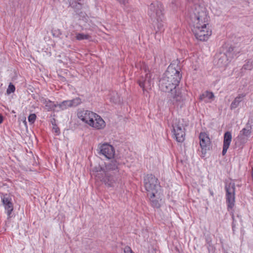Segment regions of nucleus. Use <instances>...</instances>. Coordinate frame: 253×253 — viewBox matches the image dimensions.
<instances>
[{"instance_id": "obj_20", "label": "nucleus", "mask_w": 253, "mask_h": 253, "mask_svg": "<svg viewBox=\"0 0 253 253\" xmlns=\"http://www.w3.org/2000/svg\"><path fill=\"white\" fill-rule=\"evenodd\" d=\"M234 48L233 46H226L225 48V51L223 54L226 55L228 58L231 60L236 55Z\"/></svg>"}, {"instance_id": "obj_24", "label": "nucleus", "mask_w": 253, "mask_h": 253, "mask_svg": "<svg viewBox=\"0 0 253 253\" xmlns=\"http://www.w3.org/2000/svg\"><path fill=\"white\" fill-rule=\"evenodd\" d=\"M44 104L45 105L46 109L48 111L54 109L55 107L57 106V104H55L53 102H52L50 100H45Z\"/></svg>"}, {"instance_id": "obj_25", "label": "nucleus", "mask_w": 253, "mask_h": 253, "mask_svg": "<svg viewBox=\"0 0 253 253\" xmlns=\"http://www.w3.org/2000/svg\"><path fill=\"white\" fill-rule=\"evenodd\" d=\"M76 38L77 40L81 41L84 40H90L91 37L88 34L77 33Z\"/></svg>"}, {"instance_id": "obj_15", "label": "nucleus", "mask_w": 253, "mask_h": 253, "mask_svg": "<svg viewBox=\"0 0 253 253\" xmlns=\"http://www.w3.org/2000/svg\"><path fill=\"white\" fill-rule=\"evenodd\" d=\"M231 140L232 134L231 132L226 131L224 134L223 149L222 152V155L224 156L226 153L229 147Z\"/></svg>"}, {"instance_id": "obj_9", "label": "nucleus", "mask_w": 253, "mask_h": 253, "mask_svg": "<svg viewBox=\"0 0 253 253\" xmlns=\"http://www.w3.org/2000/svg\"><path fill=\"white\" fill-rule=\"evenodd\" d=\"M173 133L176 140L178 142H182L185 140V127L182 124H174L172 125Z\"/></svg>"}, {"instance_id": "obj_17", "label": "nucleus", "mask_w": 253, "mask_h": 253, "mask_svg": "<svg viewBox=\"0 0 253 253\" xmlns=\"http://www.w3.org/2000/svg\"><path fill=\"white\" fill-rule=\"evenodd\" d=\"M2 202L4 206L5 210L7 211L8 216L10 217V215L13 210V206L12 202L8 197L5 196H4L2 198Z\"/></svg>"}, {"instance_id": "obj_12", "label": "nucleus", "mask_w": 253, "mask_h": 253, "mask_svg": "<svg viewBox=\"0 0 253 253\" xmlns=\"http://www.w3.org/2000/svg\"><path fill=\"white\" fill-rule=\"evenodd\" d=\"M147 195L149 197L151 205L154 208H160L161 207V202L163 198L162 192L152 193Z\"/></svg>"}, {"instance_id": "obj_36", "label": "nucleus", "mask_w": 253, "mask_h": 253, "mask_svg": "<svg viewBox=\"0 0 253 253\" xmlns=\"http://www.w3.org/2000/svg\"><path fill=\"white\" fill-rule=\"evenodd\" d=\"M96 123V121L93 119V123Z\"/></svg>"}, {"instance_id": "obj_28", "label": "nucleus", "mask_w": 253, "mask_h": 253, "mask_svg": "<svg viewBox=\"0 0 253 253\" xmlns=\"http://www.w3.org/2000/svg\"><path fill=\"white\" fill-rule=\"evenodd\" d=\"M157 22V30H156V33H158L160 31H161L164 27V25L163 23V21H156Z\"/></svg>"}, {"instance_id": "obj_34", "label": "nucleus", "mask_w": 253, "mask_h": 253, "mask_svg": "<svg viewBox=\"0 0 253 253\" xmlns=\"http://www.w3.org/2000/svg\"><path fill=\"white\" fill-rule=\"evenodd\" d=\"M3 121V118L2 116L0 115V124L2 123Z\"/></svg>"}, {"instance_id": "obj_31", "label": "nucleus", "mask_w": 253, "mask_h": 253, "mask_svg": "<svg viewBox=\"0 0 253 253\" xmlns=\"http://www.w3.org/2000/svg\"><path fill=\"white\" fill-rule=\"evenodd\" d=\"M252 67V63L249 61H248L243 66V68L246 70H251Z\"/></svg>"}, {"instance_id": "obj_5", "label": "nucleus", "mask_w": 253, "mask_h": 253, "mask_svg": "<svg viewBox=\"0 0 253 253\" xmlns=\"http://www.w3.org/2000/svg\"><path fill=\"white\" fill-rule=\"evenodd\" d=\"M142 75L137 80V83L139 86L142 88L144 93L145 91L148 92L151 89V85L153 83L152 74L149 71L148 67L145 64L141 67Z\"/></svg>"}, {"instance_id": "obj_2", "label": "nucleus", "mask_w": 253, "mask_h": 253, "mask_svg": "<svg viewBox=\"0 0 253 253\" xmlns=\"http://www.w3.org/2000/svg\"><path fill=\"white\" fill-rule=\"evenodd\" d=\"M116 160H112L105 165V168H101L97 174L98 178L107 188H116L121 181V176Z\"/></svg>"}, {"instance_id": "obj_29", "label": "nucleus", "mask_w": 253, "mask_h": 253, "mask_svg": "<svg viewBox=\"0 0 253 253\" xmlns=\"http://www.w3.org/2000/svg\"><path fill=\"white\" fill-rule=\"evenodd\" d=\"M15 88L13 84H12L11 83H10L8 87V88L7 89V93L8 94H10L12 92H13L15 91Z\"/></svg>"}, {"instance_id": "obj_18", "label": "nucleus", "mask_w": 253, "mask_h": 253, "mask_svg": "<svg viewBox=\"0 0 253 253\" xmlns=\"http://www.w3.org/2000/svg\"><path fill=\"white\" fill-rule=\"evenodd\" d=\"M230 60L231 59L228 58L226 55L223 54V53H220V57L218 59L217 64L220 67H225L228 65Z\"/></svg>"}, {"instance_id": "obj_6", "label": "nucleus", "mask_w": 253, "mask_h": 253, "mask_svg": "<svg viewBox=\"0 0 253 253\" xmlns=\"http://www.w3.org/2000/svg\"><path fill=\"white\" fill-rule=\"evenodd\" d=\"M144 186L148 194L161 192V187L158 179L153 174H147L144 179Z\"/></svg>"}, {"instance_id": "obj_22", "label": "nucleus", "mask_w": 253, "mask_h": 253, "mask_svg": "<svg viewBox=\"0 0 253 253\" xmlns=\"http://www.w3.org/2000/svg\"><path fill=\"white\" fill-rule=\"evenodd\" d=\"M248 139V137L244 136L243 135L239 133V134L237 137L236 145H238V146H241L247 142Z\"/></svg>"}, {"instance_id": "obj_13", "label": "nucleus", "mask_w": 253, "mask_h": 253, "mask_svg": "<svg viewBox=\"0 0 253 253\" xmlns=\"http://www.w3.org/2000/svg\"><path fill=\"white\" fill-rule=\"evenodd\" d=\"M93 119L96 121V123H93V120H92L89 126L97 129H101L105 127L106 126L105 122L99 115L95 114V117L93 118Z\"/></svg>"}, {"instance_id": "obj_1", "label": "nucleus", "mask_w": 253, "mask_h": 253, "mask_svg": "<svg viewBox=\"0 0 253 253\" xmlns=\"http://www.w3.org/2000/svg\"><path fill=\"white\" fill-rule=\"evenodd\" d=\"M179 69L170 64L159 80V86L163 92L170 93V100L174 106L181 107L185 98L179 87L181 79Z\"/></svg>"}, {"instance_id": "obj_10", "label": "nucleus", "mask_w": 253, "mask_h": 253, "mask_svg": "<svg viewBox=\"0 0 253 253\" xmlns=\"http://www.w3.org/2000/svg\"><path fill=\"white\" fill-rule=\"evenodd\" d=\"M95 113L88 110H81L78 112V117L83 122L89 126L91 121L93 120V118L95 117Z\"/></svg>"}, {"instance_id": "obj_4", "label": "nucleus", "mask_w": 253, "mask_h": 253, "mask_svg": "<svg viewBox=\"0 0 253 253\" xmlns=\"http://www.w3.org/2000/svg\"><path fill=\"white\" fill-rule=\"evenodd\" d=\"M147 14L154 22L165 20L164 8L160 2L156 1L152 2L148 6Z\"/></svg>"}, {"instance_id": "obj_19", "label": "nucleus", "mask_w": 253, "mask_h": 253, "mask_svg": "<svg viewBox=\"0 0 253 253\" xmlns=\"http://www.w3.org/2000/svg\"><path fill=\"white\" fill-rule=\"evenodd\" d=\"M245 96V95L244 94H240L237 96L235 98L234 101L231 103L230 105V109L232 110L236 108L239 106V103L242 101Z\"/></svg>"}, {"instance_id": "obj_27", "label": "nucleus", "mask_w": 253, "mask_h": 253, "mask_svg": "<svg viewBox=\"0 0 253 253\" xmlns=\"http://www.w3.org/2000/svg\"><path fill=\"white\" fill-rule=\"evenodd\" d=\"M69 102H70V103H70L71 107L77 106L79 105V104H80L82 102L81 99L79 97H77L72 100H69Z\"/></svg>"}, {"instance_id": "obj_30", "label": "nucleus", "mask_w": 253, "mask_h": 253, "mask_svg": "<svg viewBox=\"0 0 253 253\" xmlns=\"http://www.w3.org/2000/svg\"><path fill=\"white\" fill-rule=\"evenodd\" d=\"M36 115L35 114H31L28 117V121L29 122L33 124L35 122L36 119Z\"/></svg>"}, {"instance_id": "obj_21", "label": "nucleus", "mask_w": 253, "mask_h": 253, "mask_svg": "<svg viewBox=\"0 0 253 253\" xmlns=\"http://www.w3.org/2000/svg\"><path fill=\"white\" fill-rule=\"evenodd\" d=\"M252 130V126L249 124L248 123L246 125V126L245 128H243L240 131V133L243 135L244 136H247V137H249L251 134Z\"/></svg>"}, {"instance_id": "obj_23", "label": "nucleus", "mask_w": 253, "mask_h": 253, "mask_svg": "<svg viewBox=\"0 0 253 253\" xmlns=\"http://www.w3.org/2000/svg\"><path fill=\"white\" fill-rule=\"evenodd\" d=\"M205 98H208L209 100H213L214 98V95L212 92L206 91L202 94L200 95L199 99L203 101Z\"/></svg>"}, {"instance_id": "obj_26", "label": "nucleus", "mask_w": 253, "mask_h": 253, "mask_svg": "<svg viewBox=\"0 0 253 253\" xmlns=\"http://www.w3.org/2000/svg\"><path fill=\"white\" fill-rule=\"evenodd\" d=\"M69 100H65L62 102L60 104H57L62 110L67 109L68 107H71V104Z\"/></svg>"}, {"instance_id": "obj_14", "label": "nucleus", "mask_w": 253, "mask_h": 253, "mask_svg": "<svg viewBox=\"0 0 253 253\" xmlns=\"http://www.w3.org/2000/svg\"><path fill=\"white\" fill-rule=\"evenodd\" d=\"M200 145L202 150H207L209 147L211 141L208 135L205 132H201L199 135Z\"/></svg>"}, {"instance_id": "obj_33", "label": "nucleus", "mask_w": 253, "mask_h": 253, "mask_svg": "<svg viewBox=\"0 0 253 253\" xmlns=\"http://www.w3.org/2000/svg\"><path fill=\"white\" fill-rule=\"evenodd\" d=\"M53 129L54 130V132L56 133L59 134L60 133V129L58 127H57L56 125H54V126L53 127Z\"/></svg>"}, {"instance_id": "obj_35", "label": "nucleus", "mask_w": 253, "mask_h": 253, "mask_svg": "<svg viewBox=\"0 0 253 253\" xmlns=\"http://www.w3.org/2000/svg\"><path fill=\"white\" fill-rule=\"evenodd\" d=\"M209 191H210L211 195L212 196H213V195H214L213 192L211 190H210Z\"/></svg>"}, {"instance_id": "obj_16", "label": "nucleus", "mask_w": 253, "mask_h": 253, "mask_svg": "<svg viewBox=\"0 0 253 253\" xmlns=\"http://www.w3.org/2000/svg\"><path fill=\"white\" fill-rule=\"evenodd\" d=\"M80 0H70L69 2L70 6L72 7L78 15L81 16H84V13L83 12H79L83 7V4L79 2Z\"/></svg>"}, {"instance_id": "obj_32", "label": "nucleus", "mask_w": 253, "mask_h": 253, "mask_svg": "<svg viewBox=\"0 0 253 253\" xmlns=\"http://www.w3.org/2000/svg\"><path fill=\"white\" fill-rule=\"evenodd\" d=\"M52 35L54 37H58L59 35H61V34L59 30H58L57 31L55 30L54 31H52Z\"/></svg>"}, {"instance_id": "obj_11", "label": "nucleus", "mask_w": 253, "mask_h": 253, "mask_svg": "<svg viewBox=\"0 0 253 253\" xmlns=\"http://www.w3.org/2000/svg\"><path fill=\"white\" fill-rule=\"evenodd\" d=\"M100 154H102L108 159L112 158L115 155L114 147L108 143H104L99 147Z\"/></svg>"}, {"instance_id": "obj_8", "label": "nucleus", "mask_w": 253, "mask_h": 253, "mask_svg": "<svg viewBox=\"0 0 253 253\" xmlns=\"http://www.w3.org/2000/svg\"><path fill=\"white\" fill-rule=\"evenodd\" d=\"M226 202L228 209H232L234 206L235 187L234 183H230L225 186Z\"/></svg>"}, {"instance_id": "obj_7", "label": "nucleus", "mask_w": 253, "mask_h": 253, "mask_svg": "<svg viewBox=\"0 0 253 253\" xmlns=\"http://www.w3.org/2000/svg\"><path fill=\"white\" fill-rule=\"evenodd\" d=\"M193 33L197 39L201 41H207L211 35V30L209 25L205 27H194Z\"/></svg>"}, {"instance_id": "obj_3", "label": "nucleus", "mask_w": 253, "mask_h": 253, "mask_svg": "<svg viewBox=\"0 0 253 253\" xmlns=\"http://www.w3.org/2000/svg\"><path fill=\"white\" fill-rule=\"evenodd\" d=\"M209 19L205 7L199 5H195L192 13L190 14V19L193 28L205 27L209 25Z\"/></svg>"}]
</instances>
